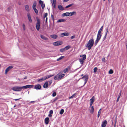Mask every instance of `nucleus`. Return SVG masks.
I'll return each mask as SVG.
<instances>
[{
	"instance_id": "55",
	"label": "nucleus",
	"mask_w": 127,
	"mask_h": 127,
	"mask_svg": "<svg viewBox=\"0 0 127 127\" xmlns=\"http://www.w3.org/2000/svg\"><path fill=\"white\" fill-rule=\"evenodd\" d=\"M21 98H18V99H14V100L16 101L19 100V99H20Z\"/></svg>"
},
{
	"instance_id": "39",
	"label": "nucleus",
	"mask_w": 127,
	"mask_h": 127,
	"mask_svg": "<svg viewBox=\"0 0 127 127\" xmlns=\"http://www.w3.org/2000/svg\"><path fill=\"white\" fill-rule=\"evenodd\" d=\"M48 14L47 13H45L44 15V18H46L47 17V16Z\"/></svg>"
},
{
	"instance_id": "28",
	"label": "nucleus",
	"mask_w": 127,
	"mask_h": 127,
	"mask_svg": "<svg viewBox=\"0 0 127 127\" xmlns=\"http://www.w3.org/2000/svg\"><path fill=\"white\" fill-rule=\"evenodd\" d=\"M73 5H74V4L73 3L71 4H70L67 6H66L65 7V8H68L70 7L71 6Z\"/></svg>"
},
{
	"instance_id": "17",
	"label": "nucleus",
	"mask_w": 127,
	"mask_h": 127,
	"mask_svg": "<svg viewBox=\"0 0 127 127\" xmlns=\"http://www.w3.org/2000/svg\"><path fill=\"white\" fill-rule=\"evenodd\" d=\"M49 118L48 117H47L45 118V123L46 124H48L49 123Z\"/></svg>"
},
{
	"instance_id": "64",
	"label": "nucleus",
	"mask_w": 127,
	"mask_h": 127,
	"mask_svg": "<svg viewBox=\"0 0 127 127\" xmlns=\"http://www.w3.org/2000/svg\"><path fill=\"white\" fill-rule=\"evenodd\" d=\"M104 1H105L106 0H103Z\"/></svg>"
},
{
	"instance_id": "24",
	"label": "nucleus",
	"mask_w": 127,
	"mask_h": 127,
	"mask_svg": "<svg viewBox=\"0 0 127 127\" xmlns=\"http://www.w3.org/2000/svg\"><path fill=\"white\" fill-rule=\"evenodd\" d=\"M25 10L27 11H29L30 9L29 6L28 5H26L25 6Z\"/></svg>"
},
{
	"instance_id": "10",
	"label": "nucleus",
	"mask_w": 127,
	"mask_h": 127,
	"mask_svg": "<svg viewBox=\"0 0 127 127\" xmlns=\"http://www.w3.org/2000/svg\"><path fill=\"white\" fill-rule=\"evenodd\" d=\"M62 44V42L60 41H57L54 43L53 44L55 46H58L61 45Z\"/></svg>"
},
{
	"instance_id": "25",
	"label": "nucleus",
	"mask_w": 127,
	"mask_h": 127,
	"mask_svg": "<svg viewBox=\"0 0 127 127\" xmlns=\"http://www.w3.org/2000/svg\"><path fill=\"white\" fill-rule=\"evenodd\" d=\"M63 16H69V12H66L65 13H63Z\"/></svg>"
},
{
	"instance_id": "19",
	"label": "nucleus",
	"mask_w": 127,
	"mask_h": 127,
	"mask_svg": "<svg viewBox=\"0 0 127 127\" xmlns=\"http://www.w3.org/2000/svg\"><path fill=\"white\" fill-rule=\"evenodd\" d=\"M53 113V111L52 110H51L49 112V114L48 115V116L50 117H51L52 116V114Z\"/></svg>"
},
{
	"instance_id": "53",
	"label": "nucleus",
	"mask_w": 127,
	"mask_h": 127,
	"mask_svg": "<svg viewBox=\"0 0 127 127\" xmlns=\"http://www.w3.org/2000/svg\"><path fill=\"white\" fill-rule=\"evenodd\" d=\"M87 80H86L85 81H84L85 82V83H84V84L83 86H84V85L86 84V83H87Z\"/></svg>"
},
{
	"instance_id": "32",
	"label": "nucleus",
	"mask_w": 127,
	"mask_h": 127,
	"mask_svg": "<svg viewBox=\"0 0 127 127\" xmlns=\"http://www.w3.org/2000/svg\"><path fill=\"white\" fill-rule=\"evenodd\" d=\"M64 56H61V57L59 58L58 59H57V61H59L63 59L64 58Z\"/></svg>"
},
{
	"instance_id": "11",
	"label": "nucleus",
	"mask_w": 127,
	"mask_h": 127,
	"mask_svg": "<svg viewBox=\"0 0 127 127\" xmlns=\"http://www.w3.org/2000/svg\"><path fill=\"white\" fill-rule=\"evenodd\" d=\"M107 124V121L106 120L102 122L101 127H105Z\"/></svg>"
},
{
	"instance_id": "4",
	"label": "nucleus",
	"mask_w": 127,
	"mask_h": 127,
	"mask_svg": "<svg viewBox=\"0 0 127 127\" xmlns=\"http://www.w3.org/2000/svg\"><path fill=\"white\" fill-rule=\"evenodd\" d=\"M53 75H48L46 76H45L41 78L38 79L37 80V81L39 82H42L43 81L53 76Z\"/></svg>"
},
{
	"instance_id": "22",
	"label": "nucleus",
	"mask_w": 127,
	"mask_h": 127,
	"mask_svg": "<svg viewBox=\"0 0 127 127\" xmlns=\"http://www.w3.org/2000/svg\"><path fill=\"white\" fill-rule=\"evenodd\" d=\"M40 37L41 38L45 40H47L48 39L44 35H41Z\"/></svg>"
},
{
	"instance_id": "27",
	"label": "nucleus",
	"mask_w": 127,
	"mask_h": 127,
	"mask_svg": "<svg viewBox=\"0 0 127 127\" xmlns=\"http://www.w3.org/2000/svg\"><path fill=\"white\" fill-rule=\"evenodd\" d=\"M95 100V97L94 96H93L90 99V102L93 103L94 102Z\"/></svg>"
},
{
	"instance_id": "33",
	"label": "nucleus",
	"mask_w": 127,
	"mask_h": 127,
	"mask_svg": "<svg viewBox=\"0 0 127 127\" xmlns=\"http://www.w3.org/2000/svg\"><path fill=\"white\" fill-rule=\"evenodd\" d=\"M65 51V50L64 48L61 49H60V51L62 52H64Z\"/></svg>"
},
{
	"instance_id": "14",
	"label": "nucleus",
	"mask_w": 127,
	"mask_h": 127,
	"mask_svg": "<svg viewBox=\"0 0 127 127\" xmlns=\"http://www.w3.org/2000/svg\"><path fill=\"white\" fill-rule=\"evenodd\" d=\"M27 16L29 19V20L30 22H32V20L31 19V16L30 14L28 13L27 14Z\"/></svg>"
},
{
	"instance_id": "61",
	"label": "nucleus",
	"mask_w": 127,
	"mask_h": 127,
	"mask_svg": "<svg viewBox=\"0 0 127 127\" xmlns=\"http://www.w3.org/2000/svg\"><path fill=\"white\" fill-rule=\"evenodd\" d=\"M18 4L19 5H20L21 4V3L20 2H19L18 3Z\"/></svg>"
},
{
	"instance_id": "12",
	"label": "nucleus",
	"mask_w": 127,
	"mask_h": 127,
	"mask_svg": "<svg viewBox=\"0 0 127 127\" xmlns=\"http://www.w3.org/2000/svg\"><path fill=\"white\" fill-rule=\"evenodd\" d=\"M51 1L52 5L55 8L56 3V0H51Z\"/></svg>"
},
{
	"instance_id": "31",
	"label": "nucleus",
	"mask_w": 127,
	"mask_h": 127,
	"mask_svg": "<svg viewBox=\"0 0 127 127\" xmlns=\"http://www.w3.org/2000/svg\"><path fill=\"white\" fill-rule=\"evenodd\" d=\"M64 112V110L63 109H62L61 110V111H60V114L61 115H62L63 113Z\"/></svg>"
},
{
	"instance_id": "57",
	"label": "nucleus",
	"mask_w": 127,
	"mask_h": 127,
	"mask_svg": "<svg viewBox=\"0 0 127 127\" xmlns=\"http://www.w3.org/2000/svg\"><path fill=\"white\" fill-rule=\"evenodd\" d=\"M93 104V103L90 102V106H91L92 105V104Z\"/></svg>"
},
{
	"instance_id": "20",
	"label": "nucleus",
	"mask_w": 127,
	"mask_h": 127,
	"mask_svg": "<svg viewBox=\"0 0 127 127\" xmlns=\"http://www.w3.org/2000/svg\"><path fill=\"white\" fill-rule=\"evenodd\" d=\"M50 37L56 39L57 38L58 36L55 34H52L50 35Z\"/></svg>"
},
{
	"instance_id": "15",
	"label": "nucleus",
	"mask_w": 127,
	"mask_h": 127,
	"mask_svg": "<svg viewBox=\"0 0 127 127\" xmlns=\"http://www.w3.org/2000/svg\"><path fill=\"white\" fill-rule=\"evenodd\" d=\"M48 82H46L43 85V88H47L48 87Z\"/></svg>"
},
{
	"instance_id": "36",
	"label": "nucleus",
	"mask_w": 127,
	"mask_h": 127,
	"mask_svg": "<svg viewBox=\"0 0 127 127\" xmlns=\"http://www.w3.org/2000/svg\"><path fill=\"white\" fill-rule=\"evenodd\" d=\"M108 27L106 28L105 29V34L107 35L108 32Z\"/></svg>"
},
{
	"instance_id": "26",
	"label": "nucleus",
	"mask_w": 127,
	"mask_h": 127,
	"mask_svg": "<svg viewBox=\"0 0 127 127\" xmlns=\"http://www.w3.org/2000/svg\"><path fill=\"white\" fill-rule=\"evenodd\" d=\"M121 91L120 93L119 94L118 96V97L117 98V99L116 100V101L117 102H118L119 101V99L121 95Z\"/></svg>"
},
{
	"instance_id": "9",
	"label": "nucleus",
	"mask_w": 127,
	"mask_h": 127,
	"mask_svg": "<svg viewBox=\"0 0 127 127\" xmlns=\"http://www.w3.org/2000/svg\"><path fill=\"white\" fill-rule=\"evenodd\" d=\"M41 88V86L39 84H38L35 85L34 87V88L36 90H39Z\"/></svg>"
},
{
	"instance_id": "18",
	"label": "nucleus",
	"mask_w": 127,
	"mask_h": 127,
	"mask_svg": "<svg viewBox=\"0 0 127 127\" xmlns=\"http://www.w3.org/2000/svg\"><path fill=\"white\" fill-rule=\"evenodd\" d=\"M58 8L60 10H63L64 9V8L63 6L60 5H59L58 6Z\"/></svg>"
},
{
	"instance_id": "13",
	"label": "nucleus",
	"mask_w": 127,
	"mask_h": 127,
	"mask_svg": "<svg viewBox=\"0 0 127 127\" xmlns=\"http://www.w3.org/2000/svg\"><path fill=\"white\" fill-rule=\"evenodd\" d=\"M69 35V33L67 32H64L61 33L60 35L62 37H63L64 36H67Z\"/></svg>"
},
{
	"instance_id": "35",
	"label": "nucleus",
	"mask_w": 127,
	"mask_h": 127,
	"mask_svg": "<svg viewBox=\"0 0 127 127\" xmlns=\"http://www.w3.org/2000/svg\"><path fill=\"white\" fill-rule=\"evenodd\" d=\"M97 70V67H95L94 69V72L95 73Z\"/></svg>"
},
{
	"instance_id": "42",
	"label": "nucleus",
	"mask_w": 127,
	"mask_h": 127,
	"mask_svg": "<svg viewBox=\"0 0 127 127\" xmlns=\"http://www.w3.org/2000/svg\"><path fill=\"white\" fill-rule=\"evenodd\" d=\"M36 4V1H34L33 5L32 6L33 7H35Z\"/></svg>"
},
{
	"instance_id": "46",
	"label": "nucleus",
	"mask_w": 127,
	"mask_h": 127,
	"mask_svg": "<svg viewBox=\"0 0 127 127\" xmlns=\"http://www.w3.org/2000/svg\"><path fill=\"white\" fill-rule=\"evenodd\" d=\"M23 27L24 30H25V26L24 24L23 25Z\"/></svg>"
},
{
	"instance_id": "38",
	"label": "nucleus",
	"mask_w": 127,
	"mask_h": 127,
	"mask_svg": "<svg viewBox=\"0 0 127 127\" xmlns=\"http://www.w3.org/2000/svg\"><path fill=\"white\" fill-rule=\"evenodd\" d=\"M33 10L36 13V14H37L38 13V12L37 10L36 9H35Z\"/></svg>"
},
{
	"instance_id": "30",
	"label": "nucleus",
	"mask_w": 127,
	"mask_h": 127,
	"mask_svg": "<svg viewBox=\"0 0 127 127\" xmlns=\"http://www.w3.org/2000/svg\"><path fill=\"white\" fill-rule=\"evenodd\" d=\"M101 110V109H100L98 112L97 114V117L98 118L99 117L100 115L101 114V111H100V110Z\"/></svg>"
},
{
	"instance_id": "56",
	"label": "nucleus",
	"mask_w": 127,
	"mask_h": 127,
	"mask_svg": "<svg viewBox=\"0 0 127 127\" xmlns=\"http://www.w3.org/2000/svg\"><path fill=\"white\" fill-rule=\"evenodd\" d=\"M105 58H103L102 59V61H105Z\"/></svg>"
},
{
	"instance_id": "49",
	"label": "nucleus",
	"mask_w": 127,
	"mask_h": 127,
	"mask_svg": "<svg viewBox=\"0 0 127 127\" xmlns=\"http://www.w3.org/2000/svg\"><path fill=\"white\" fill-rule=\"evenodd\" d=\"M51 18L52 20H54V17L53 15H51Z\"/></svg>"
},
{
	"instance_id": "48",
	"label": "nucleus",
	"mask_w": 127,
	"mask_h": 127,
	"mask_svg": "<svg viewBox=\"0 0 127 127\" xmlns=\"http://www.w3.org/2000/svg\"><path fill=\"white\" fill-rule=\"evenodd\" d=\"M88 76L87 75V79H86V78H85L84 79V81H85L86 80H87V81L88 80Z\"/></svg>"
},
{
	"instance_id": "16",
	"label": "nucleus",
	"mask_w": 127,
	"mask_h": 127,
	"mask_svg": "<svg viewBox=\"0 0 127 127\" xmlns=\"http://www.w3.org/2000/svg\"><path fill=\"white\" fill-rule=\"evenodd\" d=\"M76 14V12L75 11H73L72 12H69V16H71L72 15H75Z\"/></svg>"
},
{
	"instance_id": "40",
	"label": "nucleus",
	"mask_w": 127,
	"mask_h": 127,
	"mask_svg": "<svg viewBox=\"0 0 127 127\" xmlns=\"http://www.w3.org/2000/svg\"><path fill=\"white\" fill-rule=\"evenodd\" d=\"M109 73L110 74H111L113 73V71L112 69H110V70L109 72Z\"/></svg>"
},
{
	"instance_id": "47",
	"label": "nucleus",
	"mask_w": 127,
	"mask_h": 127,
	"mask_svg": "<svg viewBox=\"0 0 127 127\" xmlns=\"http://www.w3.org/2000/svg\"><path fill=\"white\" fill-rule=\"evenodd\" d=\"M106 36H107L106 35V34L105 35L103 38V40H104L106 38Z\"/></svg>"
},
{
	"instance_id": "1",
	"label": "nucleus",
	"mask_w": 127,
	"mask_h": 127,
	"mask_svg": "<svg viewBox=\"0 0 127 127\" xmlns=\"http://www.w3.org/2000/svg\"><path fill=\"white\" fill-rule=\"evenodd\" d=\"M33 85H28L22 87L15 86L13 87L12 89L14 91L17 92L20 91L22 89H26L33 87Z\"/></svg>"
},
{
	"instance_id": "62",
	"label": "nucleus",
	"mask_w": 127,
	"mask_h": 127,
	"mask_svg": "<svg viewBox=\"0 0 127 127\" xmlns=\"http://www.w3.org/2000/svg\"><path fill=\"white\" fill-rule=\"evenodd\" d=\"M27 78V77H25L24 78V79H26Z\"/></svg>"
},
{
	"instance_id": "50",
	"label": "nucleus",
	"mask_w": 127,
	"mask_h": 127,
	"mask_svg": "<svg viewBox=\"0 0 127 127\" xmlns=\"http://www.w3.org/2000/svg\"><path fill=\"white\" fill-rule=\"evenodd\" d=\"M69 0H63V1L64 2H66L68 1Z\"/></svg>"
},
{
	"instance_id": "29",
	"label": "nucleus",
	"mask_w": 127,
	"mask_h": 127,
	"mask_svg": "<svg viewBox=\"0 0 127 127\" xmlns=\"http://www.w3.org/2000/svg\"><path fill=\"white\" fill-rule=\"evenodd\" d=\"M76 93H75L73 95H72L70 96L69 97V99H71L73 98L74 97H75V96L76 95Z\"/></svg>"
},
{
	"instance_id": "43",
	"label": "nucleus",
	"mask_w": 127,
	"mask_h": 127,
	"mask_svg": "<svg viewBox=\"0 0 127 127\" xmlns=\"http://www.w3.org/2000/svg\"><path fill=\"white\" fill-rule=\"evenodd\" d=\"M42 8V9H43L45 6V5L43 3L41 5Z\"/></svg>"
},
{
	"instance_id": "2",
	"label": "nucleus",
	"mask_w": 127,
	"mask_h": 127,
	"mask_svg": "<svg viewBox=\"0 0 127 127\" xmlns=\"http://www.w3.org/2000/svg\"><path fill=\"white\" fill-rule=\"evenodd\" d=\"M103 29V27L102 26L100 29L99 30L98 33L97 34V35L96 37V39L95 41V44L96 45H97V44L100 40L101 36V32L102 31V30Z\"/></svg>"
},
{
	"instance_id": "41",
	"label": "nucleus",
	"mask_w": 127,
	"mask_h": 127,
	"mask_svg": "<svg viewBox=\"0 0 127 127\" xmlns=\"http://www.w3.org/2000/svg\"><path fill=\"white\" fill-rule=\"evenodd\" d=\"M68 70V69L67 68H66L63 71V72L64 73H66L67 71Z\"/></svg>"
},
{
	"instance_id": "3",
	"label": "nucleus",
	"mask_w": 127,
	"mask_h": 127,
	"mask_svg": "<svg viewBox=\"0 0 127 127\" xmlns=\"http://www.w3.org/2000/svg\"><path fill=\"white\" fill-rule=\"evenodd\" d=\"M94 43V40L93 38L90 39L86 44V47L88 48V50H90L93 46Z\"/></svg>"
},
{
	"instance_id": "6",
	"label": "nucleus",
	"mask_w": 127,
	"mask_h": 127,
	"mask_svg": "<svg viewBox=\"0 0 127 127\" xmlns=\"http://www.w3.org/2000/svg\"><path fill=\"white\" fill-rule=\"evenodd\" d=\"M37 23L36 25V28L38 31H39L40 29V20L38 18H36Z\"/></svg>"
},
{
	"instance_id": "58",
	"label": "nucleus",
	"mask_w": 127,
	"mask_h": 127,
	"mask_svg": "<svg viewBox=\"0 0 127 127\" xmlns=\"http://www.w3.org/2000/svg\"><path fill=\"white\" fill-rule=\"evenodd\" d=\"M32 8L33 10H34V9H36V8H35V7L32 6Z\"/></svg>"
},
{
	"instance_id": "63",
	"label": "nucleus",
	"mask_w": 127,
	"mask_h": 127,
	"mask_svg": "<svg viewBox=\"0 0 127 127\" xmlns=\"http://www.w3.org/2000/svg\"><path fill=\"white\" fill-rule=\"evenodd\" d=\"M83 75V74H82L81 75V76H82Z\"/></svg>"
},
{
	"instance_id": "59",
	"label": "nucleus",
	"mask_w": 127,
	"mask_h": 127,
	"mask_svg": "<svg viewBox=\"0 0 127 127\" xmlns=\"http://www.w3.org/2000/svg\"><path fill=\"white\" fill-rule=\"evenodd\" d=\"M116 122H115V124L114 125V127H116Z\"/></svg>"
},
{
	"instance_id": "5",
	"label": "nucleus",
	"mask_w": 127,
	"mask_h": 127,
	"mask_svg": "<svg viewBox=\"0 0 127 127\" xmlns=\"http://www.w3.org/2000/svg\"><path fill=\"white\" fill-rule=\"evenodd\" d=\"M65 74H58L54 77V79L55 80H59L61 79L62 77H64Z\"/></svg>"
},
{
	"instance_id": "7",
	"label": "nucleus",
	"mask_w": 127,
	"mask_h": 127,
	"mask_svg": "<svg viewBox=\"0 0 127 127\" xmlns=\"http://www.w3.org/2000/svg\"><path fill=\"white\" fill-rule=\"evenodd\" d=\"M80 57L83 58H82L79 59V61L80 64H82L84 63V61L86 58V56L85 55H80Z\"/></svg>"
},
{
	"instance_id": "23",
	"label": "nucleus",
	"mask_w": 127,
	"mask_h": 127,
	"mask_svg": "<svg viewBox=\"0 0 127 127\" xmlns=\"http://www.w3.org/2000/svg\"><path fill=\"white\" fill-rule=\"evenodd\" d=\"M65 21V20L64 19H59L57 21V22L58 23H60L62 22H63Z\"/></svg>"
},
{
	"instance_id": "34",
	"label": "nucleus",
	"mask_w": 127,
	"mask_h": 127,
	"mask_svg": "<svg viewBox=\"0 0 127 127\" xmlns=\"http://www.w3.org/2000/svg\"><path fill=\"white\" fill-rule=\"evenodd\" d=\"M64 48L65 50H66L70 48V47L68 45L65 47Z\"/></svg>"
},
{
	"instance_id": "52",
	"label": "nucleus",
	"mask_w": 127,
	"mask_h": 127,
	"mask_svg": "<svg viewBox=\"0 0 127 127\" xmlns=\"http://www.w3.org/2000/svg\"><path fill=\"white\" fill-rule=\"evenodd\" d=\"M57 99H58L57 97H55V98L54 100V101H56V100H57Z\"/></svg>"
},
{
	"instance_id": "44",
	"label": "nucleus",
	"mask_w": 127,
	"mask_h": 127,
	"mask_svg": "<svg viewBox=\"0 0 127 127\" xmlns=\"http://www.w3.org/2000/svg\"><path fill=\"white\" fill-rule=\"evenodd\" d=\"M56 93L55 92H54L52 94V96L53 97H54L56 96Z\"/></svg>"
},
{
	"instance_id": "60",
	"label": "nucleus",
	"mask_w": 127,
	"mask_h": 127,
	"mask_svg": "<svg viewBox=\"0 0 127 127\" xmlns=\"http://www.w3.org/2000/svg\"><path fill=\"white\" fill-rule=\"evenodd\" d=\"M35 102V101H31V102H30V103H32L33 102Z\"/></svg>"
},
{
	"instance_id": "37",
	"label": "nucleus",
	"mask_w": 127,
	"mask_h": 127,
	"mask_svg": "<svg viewBox=\"0 0 127 127\" xmlns=\"http://www.w3.org/2000/svg\"><path fill=\"white\" fill-rule=\"evenodd\" d=\"M85 78H86V79H87V75H84V76L81 78V79H84Z\"/></svg>"
},
{
	"instance_id": "54",
	"label": "nucleus",
	"mask_w": 127,
	"mask_h": 127,
	"mask_svg": "<svg viewBox=\"0 0 127 127\" xmlns=\"http://www.w3.org/2000/svg\"><path fill=\"white\" fill-rule=\"evenodd\" d=\"M47 17H46V20H45V23H46L47 22Z\"/></svg>"
},
{
	"instance_id": "21",
	"label": "nucleus",
	"mask_w": 127,
	"mask_h": 127,
	"mask_svg": "<svg viewBox=\"0 0 127 127\" xmlns=\"http://www.w3.org/2000/svg\"><path fill=\"white\" fill-rule=\"evenodd\" d=\"M94 109L93 106H92L91 107V109L90 111V113L92 114L94 112Z\"/></svg>"
},
{
	"instance_id": "45",
	"label": "nucleus",
	"mask_w": 127,
	"mask_h": 127,
	"mask_svg": "<svg viewBox=\"0 0 127 127\" xmlns=\"http://www.w3.org/2000/svg\"><path fill=\"white\" fill-rule=\"evenodd\" d=\"M39 3L40 4H41V5L43 3V1L40 0H39Z\"/></svg>"
},
{
	"instance_id": "8",
	"label": "nucleus",
	"mask_w": 127,
	"mask_h": 127,
	"mask_svg": "<svg viewBox=\"0 0 127 127\" xmlns=\"http://www.w3.org/2000/svg\"><path fill=\"white\" fill-rule=\"evenodd\" d=\"M13 66L11 65L8 66L5 70V74H7V72L10 70L13 67Z\"/></svg>"
},
{
	"instance_id": "51",
	"label": "nucleus",
	"mask_w": 127,
	"mask_h": 127,
	"mask_svg": "<svg viewBox=\"0 0 127 127\" xmlns=\"http://www.w3.org/2000/svg\"><path fill=\"white\" fill-rule=\"evenodd\" d=\"M75 37V36L74 35L72 36L71 37V38L72 39L74 38Z\"/></svg>"
}]
</instances>
